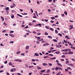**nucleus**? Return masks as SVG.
<instances>
[{
	"label": "nucleus",
	"mask_w": 75,
	"mask_h": 75,
	"mask_svg": "<svg viewBox=\"0 0 75 75\" xmlns=\"http://www.w3.org/2000/svg\"><path fill=\"white\" fill-rule=\"evenodd\" d=\"M54 50V48H53L52 47H51V49H50V50Z\"/></svg>",
	"instance_id": "052dcab7"
},
{
	"label": "nucleus",
	"mask_w": 75,
	"mask_h": 75,
	"mask_svg": "<svg viewBox=\"0 0 75 75\" xmlns=\"http://www.w3.org/2000/svg\"><path fill=\"white\" fill-rule=\"evenodd\" d=\"M37 35H41V33H37Z\"/></svg>",
	"instance_id": "603ef678"
},
{
	"label": "nucleus",
	"mask_w": 75,
	"mask_h": 75,
	"mask_svg": "<svg viewBox=\"0 0 75 75\" xmlns=\"http://www.w3.org/2000/svg\"><path fill=\"white\" fill-rule=\"evenodd\" d=\"M53 41H54V42H57V40H55V39H53Z\"/></svg>",
	"instance_id": "cd10ccee"
},
{
	"label": "nucleus",
	"mask_w": 75,
	"mask_h": 75,
	"mask_svg": "<svg viewBox=\"0 0 75 75\" xmlns=\"http://www.w3.org/2000/svg\"><path fill=\"white\" fill-rule=\"evenodd\" d=\"M57 50H52V52H54L55 51H56Z\"/></svg>",
	"instance_id": "49530a36"
},
{
	"label": "nucleus",
	"mask_w": 75,
	"mask_h": 75,
	"mask_svg": "<svg viewBox=\"0 0 75 75\" xmlns=\"http://www.w3.org/2000/svg\"><path fill=\"white\" fill-rule=\"evenodd\" d=\"M42 65L43 66H46V65H48L47 63H42Z\"/></svg>",
	"instance_id": "6e6552de"
},
{
	"label": "nucleus",
	"mask_w": 75,
	"mask_h": 75,
	"mask_svg": "<svg viewBox=\"0 0 75 75\" xmlns=\"http://www.w3.org/2000/svg\"><path fill=\"white\" fill-rule=\"evenodd\" d=\"M58 69H60V70H62V68H61L60 67H59Z\"/></svg>",
	"instance_id": "6e6d98bb"
},
{
	"label": "nucleus",
	"mask_w": 75,
	"mask_h": 75,
	"mask_svg": "<svg viewBox=\"0 0 75 75\" xmlns=\"http://www.w3.org/2000/svg\"><path fill=\"white\" fill-rule=\"evenodd\" d=\"M33 18H37V16H33Z\"/></svg>",
	"instance_id": "37998d69"
},
{
	"label": "nucleus",
	"mask_w": 75,
	"mask_h": 75,
	"mask_svg": "<svg viewBox=\"0 0 75 75\" xmlns=\"http://www.w3.org/2000/svg\"><path fill=\"white\" fill-rule=\"evenodd\" d=\"M19 62H22V60L20 59H19Z\"/></svg>",
	"instance_id": "a19ab883"
},
{
	"label": "nucleus",
	"mask_w": 75,
	"mask_h": 75,
	"mask_svg": "<svg viewBox=\"0 0 75 75\" xmlns=\"http://www.w3.org/2000/svg\"><path fill=\"white\" fill-rule=\"evenodd\" d=\"M35 22H36V21L33 20V21H32V23H35Z\"/></svg>",
	"instance_id": "338daca9"
},
{
	"label": "nucleus",
	"mask_w": 75,
	"mask_h": 75,
	"mask_svg": "<svg viewBox=\"0 0 75 75\" xmlns=\"http://www.w3.org/2000/svg\"><path fill=\"white\" fill-rule=\"evenodd\" d=\"M11 11L12 12V13H15V11L14 10H12Z\"/></svg>",
	"instance_id": "72a5a7b5"
},
{
	"label": "nucleus",
	"mask_w": 75,
	"mask_h": 75,
	"mask_svg": "<svg viewBox=\"0 0 75 75\" xmlns=\"http://www.w3.org/2000/svg\"><path fill=\"white\" fill-rule=\"evenodd\" d=\"M5 10H9V7H7L5 8Z\"/></svg>",
	"instance_id": "4468645a"
},
{
	"label": "nucleus",
	"mask_w": 75,
	"mask_h": 75,
	"mask_svg": "<svg viewBox=\"0 0 75 75\" xmlns=\"http://www.w3.org/2000/svg\"><path fill=\"white\" fill-rule=\"evenodd\" d=\"M21 55H23V56H25L24 55V53H22L21 54Z\"/></svg>",
	"instance_id": "79ce46f5"
},
{
	"label": "nucleus",
	"mask_w": 75,
	"mask_h": 75,
	"mask_svg": "<svg viewBox=\"0 0 75 75\" xmlns=\"http://www.w3.org/2000/svg\"><path fill=\"white\" fill-rule=\"evenodd\" d=\"M61 72L60 71L57 74L58 75H59V74H61Z\"/></svg>",
	"instance_id": "864d4df0"
},
{
	"label": "nucleus",
	"mask_w": 75,
	"mask_h": 75,
	"mask_svg": "<svg viewBox=\"0 0 75 75\" xmlns=\"http://www.w3.org/2000/svg\"><path fill=\"white\" fill-rule=\"evenodd\" d=\"M4 25H7L5 22H4Z\"/></svg>",
	"instance_id": "5701e85b"
},
{
	"label": "nucleus",
	"mask_w": 75,
	"mask_h": 75,
	"mask_svg": "<svg viewBox=\"0 0 75 75\" xmlns=\"http://www.w3.org/2000/svg\"><path fill=\"white\" fill-rule=\"evenodd\" d=\"M36 44H40V42H39V41H36Z\"/></svg>",
	"instance_id": "b1692460"
},
{
	"label": "nucleus",
	"mask_w": 75,
	"mask_h": 75,
	"mask_svg": "<svg viewBox=\"0 0 75 75\" xmlns=\"http://www.w3.org/2000/svg\"><path fill=\"white\" fill-rule=\"evenodd\" d=\"M28 28V25L26 26L25 27V28Z\"/></svg>",
	"instance_id": "a18cd8bd"
},
{
	"label": "nucleus",
	"mask_w": 75,
	"mask_h": 75,
	"mask_svg": "<svg viewBox=\"0 0 75 75\" xmlns=\"http://www.w3.org/2000/svg\"><path fill=\"white\" fill-rule=\"evenodd\" d=\"M58 34L59 35H60V36H62V35L61 33H59Z\"/></svg>",
	"instance_id": "e2e57ef3"
},
{
	"label": "nucleus",
	"mask_w": 75,
	"mask_h": 75,
	"mask_svg": "<svg viewBox=\"0 0 75 75\" xmlns=\"http://www.w3.org/2000/svg\"><path fill=\"white\" fill-rule=\"evenodd\" d=\"M30 10L32 13H33V10L32 9H30Z\"/></svg>",
	"instance_id": "0e129e2a"
},
{
	"label": "nucleus",
	"mask_w": 75,
	"mask_h": 75,
	"mask_svg": "<svg viewBox=\"0 0 75 75\" xmlns=\"http://www.w3.org/2000/svg\"><path fill=\"white\" fill-rule=\"evenodd\" d=\"M35 60L34 59H32L31 62H35Z\"/></svg>",
	"instance_id": "ea45409f"
},
{
	"label": "nucleus",
	"mask_w": 75,
	"mask_h": 75,
	"mask_svg": "<svg viewBox=\"0 0 75 75\" xmlns=\"http://www.w3.org/2000/svg\"><path fill=\"white\" fill-rule=\"evenodd\" d=\"M67 43L70 45H71V46H73V45L71 44V43L67 41Z\"/></svg>",
	"instance_id": "39448f33"
},
{
	"label": "nucleus",
	"mask_w": 75,
	"mask_h": 75,
	"mask_svg": "<svg viewBox=\"0 0 75 75\" xmlns=\"http://www.w3.org/2000/svg\"><path fill=\"white\" fill-rule=\"evenodd\" d=\"M19 59H15L14 60L15 61H19Z\"/></svg>",
	"instance_id": "f704fd0d"
},
{
	"label": "nucleus",
	"mask_w": 75,
	"mask_h": 75,
	"mask_svg": "<svg viewBox=\"0 0 75 75\" xmlns=\"http://www.w3.org/2000/svg\"><path fill=\"white\" fill-rule=\"evenodd\" d=\"M17 15L18 16H19V17H23V16L19 14L18 13L17 14Z\"/></svg>",
	"instance_id": "1a4fd4ad"
},
{
	"label": "nucleus",
	"mask_w": 75,
	"mask_h": 75,
	"mask_svg": "<svg viewBox=\"0 0 75 75\" xmlns=\"http://www.w3.org/2000/svg\"><path fill=\"white\" fill-rule=\"evenodd\" d=\"M67 69H70V70H72V69L71 68V67H68L67 68Z\"/></svg>",
	"instance_id": "c9c22d12"
},
{
	"label": "nucleus",
	"mask_w": 75,
	"mask_h": 75,
	"mask_svg": "<svg viewBox=\"0 0 75 75\" xmlns=\"http://www.w3.org/2000/svg\"><path fill=\"white\" fill-rule=\"evenodd\" d=\"M71 60H72V61H74V62H75V59H71Z\"/></svg>",
	"instance_id": "8fccbe9b"
},
{
	"label": "nucleus",
	"mask_w": 75,
	"mask_h": 75,
	"mask_svg": "<svg viewBox=\"0 0 75 75\" xmlns=\"http://www.w3.org/2000/svg\"><path fill=\"white\" fill-rule=\"evenodd\" d=\"M45 34L46 35H48V33H47V32H45Z\"/></svg>",
	"instance_id": "aec40b11"
},
{
	"label": "nucleus",
	"mask_w": 75,
	"mask_h": 75,
	"mask_svg": "<svg viewBox=\"0 0 75 75\" xmlns=\"http://www.w3.org/2000/svg\"><path fill=\"white\" fill-rule=\"evenodd\" d=\"M55 70H56V71H58V67H56L55 69Z\"/></svg>",
	"instance_id": "393cba45"
},
{
	"label": "nucleus",
	"mask_w": 75,
	"mask_h": 75,
	"mask_svg": "<svg viewBox=\"0 0 75 75\" xmlns=\"http://www.w3.org/2000/svg\"><path fill=\"white\" fill-rule=\"evenodd\" d=\"M25 31H27V32H28V33H31L29 30H25Z\"/></svg>",
	"instance_id": "473e14b6"
},
{
	"label": "nucleus",
	"mask_w": 75,
	"mask_h": 75,
	"mask_svg": "<svg viewBox=\"0 0 75 75\" xmlns=\"http://www.w3.org/2000/svg\"><path fill=\"white\" fill-rule=\"evenodd\" d=\"M10 71L11 72H13V71H14V70L13 69H11V70H10Z\"/></svg>",
	"instance_id": "09e8293b"
},
{
	"label": "nucleus",
	"mask_w": 75,
	"mask_h": 75,
	"mask_svg": "<svg viewBox=\"0 0 75 75\" xmlns=\"http://www.w3.org/2000/svg\"><path fill=\"white\" fill-rule=\"evenodd\" d=\"M57 65H59V66H60V67H61L62 66V65L61 64H60V63H57Z\"/></svg>",
	"instance_id": "9b49d317"
},
{
	"label": "nucleus",
	"mask_w": 75,
	"mask_h": 75,
	"mask_svg": "<svg viewBox=\"0 0 75 75\" xmlns=\"http://www.w3.org/2000/svg\"><path fill=\"white\" fill-rule=\"evenodd\" d=\"M29 47H30V46H29L27 45L25 47L26 50H28V49H29Z\"/></svg>",
	"instance_id": "423d86ee"
},
{
	"label": "nucleus",
	"mask_w": 75,
	"mask_h": 75,
	"mask_svg": "<svg viewBox=\"0 0 75 75\" xmlns=\"http://www.w3.org/2000/svg\"><path fill=\"white\" fill-rule=\"evenodd\" d=\"M64 13L65 14V15H67V12L64 11Z\"/></svg>",
	"instance_id": "58836bf2"
},
{
	"label": "nucleus",
	"mask_w": 75,
	"mask_h": 75,
	"mask_svg": "<svg viewBox=\"0 0 75 75\" xmlns=\"http://www.w3.org/2000/svg\"><path fill=\"white\" fill-rule=\"evenodd\" d=\"M34 55L36 57H38L39 56V54L37 53H35Z\"/></svg>",
	"instance_id": "7ed1b4c3"
},
{
	"label": "nucleus",
	"mask_w": 75,
	"mask_h": 75,
	"mask_svg": "<svg viewBox=\"0 0 75 75\" xmlns=\"http://www.w3.org/2000/svg\"><path fill=\"white\" fill-rule=\"evenodd\" d=\"M69 52L68 54H70L71 55H72V54H74V52Z\"/></svg>",
	"instance_id": "f03ea898"
},
{
	"label": "nucleus",
	"mask_w": 75,
	"mask_h": 75,
	"mask_svg": "<svg viewBox=\"0 0 75 75\" xmlns=\"http://www.w3.org/2000/svg\"><path fill=\"white\" fill-rule=\"evenodd\" d=\"M43 75H50L49 74H43Z\"/></svg>",
	"instance_id": "774afa93"
},
{
	"label": "nucleus",
	"mask_w": 75,
	"mask_h": 75,
	"mask_svg": "<svg viewBox=\"0 0 75 75\" xmlns=\"http://www.w3.org/2000/svg\"><path fill=\"white\" fill-rule=\"evenodd\" d=\"M37 40L38 41H43V39L42 38L41 39H40V40L38 39Z\"/></svg>",
	"instance_id": "6ab92c4d"
},
{
	"label": "nucleus",
	"mask_w": 75,
	"mask_h": 75,
	"mask_svg": "<svg viewBox=\"0 0 75 75\" xmlns=\"http://www.w3.org/2000/svg\"><path fill=\"white\" fill-rule=\"evenodd\" d=\"M37 68L38 69H41V67H40L39 66L37 67Z\"/></svg>",
	"instance_id": "f8f14e48"
},
{
	"label": "nucleus",
	"mask_w": 75,
	"mask_h": 75,
	"mask_svg": "<svg viewBox=\"0 0 75 75\" xmlns=\"http://www.w3.org/2000/svg\"><path fill=\"white\" fill-rule=\"evenodd\" d=\"M50 30H52V31H54V29L52 28H50Z\"/></svg>",
	"instance_id": "7c9ffc66"
},
{
	"label": "nucleus",
	"mask_w": 75,
	"mask_h": 75,
	"mask_svg": "<svg viewBox=\"0 0 75 75\" xmlns=\"http://www.w3.org/2000/svg\"><path fill=\"white\" fill-rule=\"evenodd\" d=\"M53 54H49V56H53Z\"/></svg>",
	"instance_id": "bf43d9fd"
},
{
	"label": "nucleus",
	"mask_w": 75,
	"mask_h": 75,
	"mask_svg": "<svg viewBox=\"0 0 75 75\" xmlns=\"http://www.w3.org/2000/svg\"><path fill=\"white\" fill-rule=\"evenodd\" d=\"M49 65H50V66H52V64L51 63H48Z\"/></svg>",
	"instance_id": "de8ad7c7"
},
{
	"label": "nucleus",
	"mask_w": 75,
	"mask_h": 75,
	"mask_svg": "<svg viewBox=\"0 0 75 75\" xmlns=\"http://www.w3.org/2000/svg\"><path fill=\"white\" fill-rule=\"evenodd\" d=\"M40 72H43V73H44V72H45V70H42V71H40Z\"/></svg>",
	"instance_id": "a211bd4d"
},
{
	"label": "nucleus",
	"mask_w": 75,
	"mask_h": 75,
	"mask_svg": "<svg viewBox=\"0 0 75 75\" xmlns=\"http://www.w3.org/2000/svg\"><path fill=\"white\" fill-rule=\"evenodd\" d=\"M60 53V52L59 51H57V52H55V53L56 54H59Z\"/></svg>",
	"instance_id": "0eeeda50"
},
{
	"label": "nucleus",
	"mask_w": 75,
	"mask_h": 75,
	"mask_svg": "<svg viewBox=\"0 0 75 75\" xmlns=\"http://www.w3.org/2000/svg\"><path fill=\"white\" fill-rule=\"evenodd\" d=\"M17 74V75H21V74L19 73H18Z\"/></svg>",
	"instance_id": "13d9d810"
},
{
	"label": "nucleus",
	"mask_w": 75,
	"mask_h": 75,
	"mask_svg": "<svg viewBox=\"0 0 75 75\" xmlns=\"http://www.w3.org/2000/svg\"><path fill=\"white\" fill-rule=\"evenodd\" d=\"M71 48H72V49H73V50H75V47L74 46H71Z\"/></svg>",
	"instance_id": "dca6fc26"
},
{
	"label": "nucleus",
	"mask_w": 75,
	"mask_h": 75,
	"mask_svg": "<svg viewBox=\"0 0 75 75\" xmlns=\"http://www.w3.org/2000/svg\"><path fill=\"white\" fill-rule=\"evenodd\" d=\"M6 75H10V74L8 72H7L6 73Z\"/></svg>",
	"instance_id": "5fc2aeb1"
},
{
	"label": "nucleus",
	"mask_w": 75,
	"mask_h": 75,
	"mask_svg": "<svg viewBox=\"0 0 75 75\" xmlns=\"http://www.w3.org/2000/svg\"><path fill=\"white\" fill-rule=\"evenodd\" d=\"M4 64H7V61L6 60V61H5L4 62Z\"/></svg>",
	"instance_id": "4c0bfd02"
},
{
	"label": "nucleus",
	"mask_w": 75,
	"mask_h": 75,
	"mask_svg": "<svg viewBox=\"0 0 75 75\" xmlns=\"http://www.w3.org/2000/svg\"><path fill=\"white\" fill-rule=\"evenodd\" d=\"M10 7L11 8H14V6H10Z\"/></svg>",
	"instance_id": "e433bc0d"
},
{
	"label": "nucleus",
	"mask_w": 75,
	"mask_h": 75,
	"mask_svg": "<svg viewBox=\"0 0 75 75\" xmlns=\"http://www.w3.org/2000/svg\"><path fill=\"white\" fill-rule=\"evenodd\" d=\"M55 33L56 34H57V33H58V31H57V30H55Z\"/></svg>",
	"instance_id": "c756f323"
},
{
	"label": "nucleus",
	"mask_w": 75,
	"mask_h": 75,
	"mask_svg": "<svg viewBox=\"0 0 75 75\" xmlns=\"http://www.w3.org/2000/svg\"><path fill=\"white\" fill-rule=\"evenodd\" d=\"M48 37L49 38H52V36H48Z\"/></svg>",
	"instance_id": "4be33fe9"
},
{
	"label": "nucleus",
	"mask_w": 75,
	"mask_h": 75,
	"mask_svg": "<svg viewBox=\"0 0 75 75\" xmlns=\"http://www.w3.org/2000/svg\"><path fill=\"white\" fill-rule=\"evenodd\" d=\"M9 43L10 44H11H11H13V43H14V41H10L9 42Z\"/></svg>",
	"instance_id": "412c9836"
},
{
	"label": "nucleus",
	"mask_w": 75,
	"mask_h": 75,
	"mask_svg": "<svg viewBox=\"0 0 75 75\" xmlns=\"http://www.w3.org/2000/svg\"><path fill=\"white\" fill-rule=\"evenodd\" d=\"M62 58H65V56L62 55Z\"/></svg>",
	"instance_id": "c03bdc74"
},
{
	"label": "nucleus",
	"mask_w": 75,
	"mask_h": 75,
	"mask_svg": "<svg viewBox=\"0 0 75 75\" xmlns=\"http://www.w3.org/2000/svg\"><path fill=\"white\" fill-rule=\"evenodd\" d=\"M56 59V58H55V57H54L52 58H50V59Z\"/></svg>",
	"instance_id": "f3484780"
},
{
	"label": "nucleus",
	"mask_w": 75,
	"mask_h": 75,
	"mask_svg": "<svg viewBox=\"0 0 75 75\" xmlns=\"http://www.w3.org/2000/svg\"><path fill=\"white\" fill-rule=\"evenodd\" d=\"M62 51H68L69 52L70 51H71V49H66L62 50Z\"/></svg>",
	"instance_id": "f257e3e1"
},
{
	"label": "nucleus",
	"mask_w": 75,
	"mask_h": 75,
	"mask_svg": "<svg viewBox=\"0 0 75 75\" xmlns=\"http://www.w3.org/2000/svg\"><path fill=\"white\" fill-rule=\"evenodd\" d=\"M21 53V51H18L16 52V54H20Z\"/></svg>",
	"instance_id": "ddd939ff"
},
{
	"label": "nucleus",
	"mask_w": 75,
	"mask_h": 75,
	"mask_svg": "<svg viewBox=\"0 0 75 75\" xmlns=\"http://www.w3.org/2000/svg\"><path fill=\"white\" fill-rule=\"evenodd\" d=\"M9 36H10L11 37H12V38H13L14 37V35L12 34H9Z\"/></svg>",
	"instance_id": "20e7f679"
},
{
	"label": "nucleus",
	"mask_w": 75,
	"mask_h": 75,
	"mask_svg": "<svg viewBox=\"0 0 75 75\" xmlns=\"http://www.w3.org/2000/svg\"><path fill=\"white\" fill-rule=\"evenodd\" d=\"M29 68H32L33 67H34V66H28Z\"/></svg>",
	"instance_id": "c85d7f7f"
},
{
	"label": "nucleus",
	"mask_w": 75,
	"mask_h": 75,
	"mask_svg": "<svg viewBox=\"0 0 75 75\" xmlns=\"http://www.w3.org/2000/svg\"><path fill=\"white\" fill-rule=\"evenodd\" d=\"M51 19H52V20H53V19H55V18L54 17H52L51 18Z\"/></svg>",
	"instance_id": "3c124183"
},
{
	"label": "nucleus",
	"mask_w": 75,
	"mask_h": 75,
	"mask_svg": "<svg viewBox=\"0 0 75 75\" xmlns=\"http://www.w3.org/2000/svg\"><path fill=\"white\" fill-rule=\"evenodd\" d=\"M14 31L11 30L10 31V33L11 34H12V33H14Z\"/></svg>",
	"instance_id": "9d476101"
},
{
	"label": "nucleus",
	"mask_w": 75,
	"mask_h": 75,
	"mask_svg": "<svg viewBox=\"0 0 75 75\" xmlns=\"http://www.w3.org/2000/svg\"><path fill=\"white\" fill-rule=\"evenodd\" d=\"M11 18H14V15H12L11 16Z\"/></svg>",
	"instance_id": "a878e982"
},
{
	"label": "nucleus",
	"mask_w": 75,
	"mask_h": 75,
	"mask_svg": "<svg viewBox=\"0 0 75 75\" xmlns=\"http://www.w3.org/2000/svg\"><path fill=\"white\" fill-rule=\"evenodd\" d=\"M33 33L34 34H36V33H36V32H35V31H33Z\"/></svg>",
	"instance_id": "4d7b16f0"
},
{
	"label": "nucleus",
	"mask_w": 75,
	"mask_h": 75,
	"mask_svg": "<svg viewBox=\"0 0 75 75\" xmlns=\"http://www.w3.org/2000/svg\"><path fill=\"white\" fill-rule=\"evenodd\" d=\"M50 71V69H48L47 70V73H49Z\"/></svg>",
	"instance_id": "2f4dec72"
},
{
	"label": "nucleus",
	"mask_w": 75,
	"mask_h": 75,
	"mask_svg": "<svg viewBox=\"0 0 75 75\" xmlns=\"http://www.w3.org/2000/svg\"><path fill=\"white\" fill-rule=\"evenodd\" d=\"M9 65H13V63H11V62H10L9 63Z\"/></svg>",
	"instance_id": "2eb2a0df"
},
{
	"label": "nucleus",
	"mask_w": 75,
	"mask_h": 75,
	"mask_svg": "<svg viewBox=\"0 0 75 75\" xmlns=\"http://www.w3.org/2000/svg\"><path fill=\"white\" fill-rule=\"evenodd\" d=\"M50 22H51V23H54V21H50Z\"/></svg>",
	"instance_id": "680f3d73"
},
{
	"label": "nucleus",
	"mask_w": 75,
	"mask_h": 75,
	"mask_svg": "<svg viewBox=\"0 0 75 75\" xmlns=\"http://www.w3.org/2000/svg\"><path fill=\"white\" fill-rule=\"evenodd\" d=\"M45 28H47V29H49V28H49V27L47 26H46Z\"/></svg>",
	"instance_id": "bb28decb"
},
{
	"label": "nucleus",
	"mask_w": 75,
	"mask_h": 75,
	"mask_svg": "<svg viewBox=\"0 0 75 75\" xmlns=\"http://www.w3.org/2000/svg\"><path fill=\"white\" fill-rule=\"evenodd\" d=\"M72 28H74V27H71L69 28V30H70L72 29Z\"/></svg>",
	"instance_id": "69168bd1"
}]
</instances>
